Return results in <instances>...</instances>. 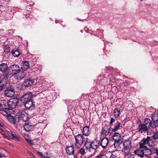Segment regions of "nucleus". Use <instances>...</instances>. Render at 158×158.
Returning <instances> with one entry per match:
<instances>
[{
	"label": "nucleus",
	"mask_w": 158,
	"mask_h": 158,
	"mask_svg": "<svg viewBox=\"0 0 158 158\" xmlns=\"http://www.w3.org/2000/svg\"><path fill=\"white\" fill-rule=\"evenodd\" d=\"M76 143H74L75 146H77V143L81 145L83 144V136L81 134H79L75 137Z\"/></svg>",
	"instance_id": "obj_9"
},
{
	"label": "nucleus",
	"mask_w": 158,
	"mask_h": 158,
	"mask_svg": "<svg viewBox=\"0 0 158 158\" xmlns=\"http://www.w3.org/2000/svg\"><path fill=\"white\" fill-rule=\"evenodd\" d=\"M146 138L148 145L150 147H153L155 145L154 143L153 140L151 139L150 137L148 136Z\"/></svg>",
	"instance_id": "obj_28"
},
{
	"label": "nucleus",
	"mask_w": 158,
	"mask_h": 158,
	"mask_svg": "<svg viewBox=\"0 0 158 158\" xmlns=\"http://www.w3.org/2000/svg\"><path fill=\"white\" fill-rule=\"evenodd\" d=\"M114 121L115 120L112 117L111 118L110 121V126H111V125L113 124V123H114Z\"/></svg>",
	"instance_id": "obj_38"
},
{
	"label": "nucleus",
	"mask_w": 158,
	"mask_h": 158,
	"mask_svg": "<svg viewBox=\"0 0 158 158\" xmlns=\"http://www.w3.org/2000/svg\"><path fill=\"white\" fill-rule=\"evenodd\" d=\"M123 145L124 147H126L131 149L134 146V145L130 140L126 141L124 142Z\"/></svg>",
	"instance_id": "obj_18"
},
{
	"label": "nucleus",
	"mask_w": 158,
	"mask_h": 158,
	"mask_svg": "<svg viewBox=\"0 0 158 158\" xmlns=\"http://www.w3.org/2000/svg\"><path fill=\"white\" fill-rule=\"evenodd\" d=\"M34 83V81L32 79L28 78L25 80L23 84L24 86L26 88H28L31 87L33 85Z\"/></svg>",
	"instance_id": "obj_10"
},
{
	"label": "nucleus",
	"mask_w": 158,
	"mask_h": 158,
	"mask_svg": "<svg viewBox=\"0 0 158 158\" xmlns=\"http://www.w3.org/2000/svg\"><path fill=\"white\" fill-rule=\"evenodd\" d=\"M147 128L148 129L150 127L155 128L156 127V124L152 123L151 120L148 118H146L144 119L143 123Z\"/></svg>",
	"instance_id": "obj_7"
},
{
	"label": "nucleus",
	"mask_w": 158,
	"mask_h": 158,
	"mask_svg": "<svg viewBox=\"0 0 158 158\" xmlns=\"http://www.w3.org/2000/svg\"><path fill=\"white\" fill-rule=\"evenodd\" d=\"M29 67V64L28 62L24 61L23 62V64L21 67V69L22 70L26 71Z\"/></svg>",
	"instance_id": "obj_20"
},
{
	"label": "nucleus",
	"mask_w": 158,
	"mask_h": 158,
	"mask_svg": "<svg viewBox=\"0 0 158 158\" xmlns=\"http://www.w3.org/2000/svg\"><path fill=\"white\" fill-rule=\"evenodd\" d=\"M99 142L98 141L95 140L92 142H91L90 144H89V152H90L91 150H93V153L91 154H89V155L92 156L95 154V151L99 145Z\"/></svg>",
	"instance_id": "obj_4"
},
{
	"label": "nucleus",
	"mask_w": 158,
	"mask_h": 158,
	"mask_svg": "<svg viewBox=\"0 0 158 158\" xmlns=\"http://www.w3.org/2000/svg\"><path fill=\"white\" fill-rule=\"evenodd\" d=\"M19 100L17 98H11L7 102L8 106L12 108H14L17 105Z\"/></svg>",
	"instance_id": "obj_3"
},
{
	"label": "nucleus",
	"mask_w": 158,
	"mask_h": 158,
	"mask_svg": "<svg viewBox=\"0 0 158 158\" xmlns=\"http://www.w3.org/2000/svg\"><path fill=\"white\" fill-rule=\"evenodd\" d=\"M8 135L10 138L15 140L19 141L20 140L19 136L11 131H8Z\"/></svg>",
	"instance_id": "obj_11"
},
{
	"label": "nucleus",
	"mask_w": 158,
	"mask_h": 158,
	"mask_svg": "<svg viewBox=\"0 0 158 158\" xmlns=\"http://www.w3.org/2000/svg\"><path fill=\"white\" fill-rule=\"evenodd\" d=\"M74 158H77V157L76 156H74Z\"/></svg>",
	"instance_id": "obj_53"
},
{
	"label": "nucleus",
	"mask_w": 158,
	"mask_h": 158,
	"mask_svg": "<svg viewBox=\"0 0 158 158\" xmlns=\"http://www.w3.org/2000/svg\"><path fill=\"white\" fill-rule=\"evenodd\" d=\"M11 70V74L13 76L16 75V74L19 72L21 70L20 67L17 64H13L11 65L10 67Z\"/></svg>",
	"instance_id": "obj_6"
},
{
	"label": "nucleus",
	"mask_w": 158,
	"mask_h": 158,
	"mask_svg": "<svg viewBox=\"0 0 158 158\" xmlns=\"http://www.w3.org/2000/svg\"><path fill=\"white\" fill-rule=\"evenodd\" d=\"M44 158H50L49 156H44Z\"/></svg>",
	"instance_id": "obj_51"
},
{
	"label": "nucleus",
	"mask_w": 158,
	"mask_h": 158,
	"mask_svg": "<svg viewBox=\"0 0 158 158\" xmlns=\"http://www.w3.org/2000/svg\"><path fill=\"white\" fill-rule=\"evenodd\" d=\"M152 139L155 140H158V131L154 133L153 135L152 136Z\"/></svg>",
	"instance_id": "obj_35"
},
{
	"label": "nucleus",
	"mask_w": 158,
	"mask_h": 158,
	"mask_svg": "<svg viewBox=\"0 0 158 158\" xmlns=\"http://www.w3.org/2000/svg\"><path fill=\"white\" fill-rule=\"evenodd\" d=\"M3 110L4 112L7 114L10 109L9 108H3Z\"/></svg>",
	"instance_id": "obj_39"
},
{
	"label": "nucleus",
	"mask_w": 158,
	"mask_h": 158,
	"mask_svg": "<svg viewBox=\"0 0 158 158\" xmlns=\"http://www.w3.org/2000/svg\"><path fill=\"white\" fill-rule=\"evenodd\" d=\"M88 143H89L88 142V141L86 140V141L85 142V147L88 150L89 149V146L88 144Z\"/></svg>",
	"instance_id": "obj_41"
},
{
	"label": "nucleus",
	"mask_w": 158,
	"mask_h": 158,
	"mask_svg": "<svg viewBox=\"0 0 158 158\" xmlns=\"http://www.w3.org/2000/svg\"><path fill=\"white\" fill-rule=\"evenodd\" d=\"M103 31L102 29H97L96 31V33L98 34V36L102 37L103 35Z\"/></svg>",
	"instance_id": "obj_34"
},
{
	"label": "nucleus",
	"mask_w": 158,
	"mask_h": 158,
	"mask_svg": "<svg viewBox=\"0 0 158 158\" xmlns=\"http://www.w3.org/2000/svg\"><path fill=\"white\" fill-rule=\"evenodd\" d=\"M34 126L32 125L31 123H25L24 126V129L28 131H30L33 130L34 128Z\"/></svg>",
	"instance_id": "obj_17"
},
{
	"label": "nucleus",
	"mask_w": 158,
	"mask_h": 158,
	"mask_svg": "<svg viewBox=\"0 0 158 158\" xmlns=\"http://www.w3.org/2000/svg\"><path fill=\"white\" fill-rule=\"evenodd\" d=\"M116 156L113 154H111L109 158H115Z\"/></svg>",
	"instance_id": "obj_46"
},
{
	"label": "nucleus",
	"mask_w": 158,
	"mask_h": 158,
	"mask_svg": "<svg viewBox=\"0 0 158 158\" xmlns=\"http://www.w3.org/2000/svg\"><path fill=\"white\" fill-rule=\"evenodd\" d=\"M25 17L27 19H32L33 18V16L29 14H27L26 15Z\"/></svg>",
	"instance_id": "obj_37"
},
{
	"label": "nucleus",
	"mask_w": 158,
	"mask_h": 158,
	"mask_svg": "<svg viewBox=\"0 0 158 158\" xmlns=\"http://www.w3.org/2000/svg\"><path fill=\"white\" fill-rule=\"evenodd\" d=\"M32 96L31 92H28L20 98V101L24 104V106L27 109L31 107L34 105L32 99Z\"/></svg>",
	"instance_id": "obj_1"
},
{
	"label": "nucleus",
	"mask_w": 158,
	"mask_h": 158,
	"mask_svg": "<svg viewBox=\"0 0 158 158\" xmlns=\"http://www.w3.org/2000/svg\"><path fill=\"white\" fill-rule=\"evenodd\" d=\"M17 116H18V118L19 120L23 122H26L28 119V114L26 113H23L21 112H19L17 113Z\"/></svg>",
	"instance_id": "obj_8"
},
{
	"label": "nucleus",
	"mask_w": 158,
	"mask_h": 158,
	"mask_svg": "<svg viewBox=\"0 0 158 158\" xmlns=\"http://www.w3.org/2000/svg\"><path fill=\"white\" fill-rule=\"evenodd\" d=\"M80 152L81 155H83L85 153V150L83 148H81Z\"/></svg>",
	"instance_id": "obj_43"
},
{
	"label": "nucleus",
	"mask_w": 158,
	"mask_h": 158,
	"mask_svg": "<svg viewBox=\"0 0 158 158\" xmlns=\"http://www.w3.org/2000/svg\"><path fill=\"white\" fill-rule=\"evenodd\" d=\"M114 147L115 148H118L121 144L123 143V141H114Z\"/></svg>",
	"instance_id": "obj_33"
},
{
	"label": "nucleus",
	"mask_w": 158,
	"mask_h": 158,
	"mask_svg": "<svg viewBox=\"0 0 158 158\" xmlns=\"http://www.w3.org/2000/svg\"><path fill=\"white\" fill-rule=\"evenodd\" d=\"M82 133L84 135L88 136L89 135V127L88 126H85L83 127Z\"/></svg>",
	"instance_id": "obj_29"
},
{
	"label": "nucleus",
	"mask_w": 158,
	"mask_h": 158,
	"mask_svg": "<svg viewBox=\"0 0 158 158\" xmlns=\"http://www.w3.org/2000/svg\"><path fill=\"white\" fill-rule=\"evenodd\" d=\"M65 150L67 153L69 155H73L74 153V149L73 145L70 146H66Z\"/></svg>",
	"instance_id": "obj_14"
},
{
	"label": "nucleus",
	"mask_w": 158,
	"mask_h": 158,
	"mask_svg": "<svg viewBox=\"0 0 158 158\" xmlns=\"http://www.w3.org/2000/svg\"><path fill=\"white\" fill-rule=\"evenodd\" d=\"M5 94L8 97H12L14 95L15 90L8 91H5Z\"/></svg>",
	"instance_id": "obj_31"
},
{
	"label": "nucleus",
	"mask_w": 158,
	"mask_h": 158,
	"mask_svg": "<svg viewBox=\"0 0 158 158\" xmlns=\"http://www.w3.org/2000/svg\"><path fill=\"white\" fill-rule=\"evenodd\" d=\"M16 75L15 76L16 78L18 80H21L23 79L26 75V73L24 71L20 70L18 72Z\"/></svg>",
	"instance_id": "obj_12"
},
{
	"label": "nucleus",
	"mask_w": 158,
	"mask_h": 158,
	"mask_svg": "<svg viewBox=\"0 0 158 158\" xmlns=\"http://www.w3.org/2000/svg\"><path fill=\"white\" fill-rule=\"evenodd\" d=\"M26 139L27 142L31 145L34 144L33 143H32V141L29 138H26Z\"/></svg>",
	"instance_id": "obj_40"
},
{
	"label": "nucleus",
	"mask_w": 158,
	"mask_h": 158,
	"mask_svg": "<svg viewBox=\"0 0 158 158\" xmlns=\"http://www.w3.org/2000/svg\"><path fill=\"white\" fill-rule=\"evenodd\" d=\"M120 110L121 109L118 107L115 108L114 110L113 114L115 118H117L119 116Z\"/></svg>",
	"instance_id": "obj_25"
},
{
	"label": "nucleus",
	"mask_w": 158,
	"mask_h": 158,
	"mask_svg": "<svg viewBox=\"0 0 158 158\" xmlns=\"http://www.w3.org/2000/svg\"><path fill=\"white\" fill-rule=\"evenodd\" d=\"M148 129L146 127L143 123H141L140 124L137 129L138 131L141 133L147 131Z\"/></svg>",
	"instance_id": "obj_15"
},
{
	"label": "nucleus",
	"mask_w": 158,
	"mask_h": 158,
	"mask_svg": "<svg viewBox=\"0 0 158 158\" xmlns=\"http://www.w3.org/2000/svg\"><path fill=\"white\" fill-rule=\"evenodd\" d=\"M130 149L131 148H129L124 147L122 151L123 154L125 156L128 155L130 153Z\"/></svg>",
	"instance_id": "obj_26"
},
{
	"label": "nucleus",
	"mask_w": 158,
	"mask_h": 158,
	"mask_svg": "<svg viewBox=\"0 0 158 158\" xmlns=\"http://www.w3.org/2000/svg\"><path fill=\"white\" fill-rule=\"evenodd\" d=\"M126 157V158H135V155L134 154H130V153L128 154V155H127L125 156Z\"/></svg>",
	"instance_id": "obj_36"
},
{
	"label": "nucleus",
	"mask_w": 158,
	"mask_h": 158,
	"mask_svg": "<svg viewBox=\"0 0 158 158\" xmlns=\"http://www.w3.org/2000/svg\"><path fill=\"white\" fill-rule=\"evenodd\" d=\"M113 139L114 141H123L121 135L118 133L114 134L113 136Z\"/></svg>",
	"instance_id": "obj_19"
},
{
	"label": "nucleus",
	"mask_w": 158,
	"mask_h": 158,
	"mask_svg": "<svg viewBox=\"0 0 158 158\" xmlns=\"http://www.w3.org/2000/svg\"><path fill=\"white\" fill-rule=\"evenodd\" d=\"M4 89H6L4 91H14V89L12 88V87L9 85V84H6V86L5 87V88Z\"/></svg>",
	"instance_id": "obj_32"
},
{
	"label": "nucleus",
	"mask_w": 158,
	"mask_h": 158,
	"mask_svg": "<svg viewBox=\"0 0 158 158\" xmlns=\"http://www.w3.org/2000/svg\"><path fill=\"white\" fill-rule=\"evenodd\" d=\"M6 72L5 73L2 74L0 76V83L2 84V85H4L6 86V84H7V81L8 78V76L11 74V72H10L9 73H7Z\"/></svg>",
	"instance_id": "obj_5"
},
{
	"label": "nucleus",
	"mask_w": 158,
	"mask_h": 158,
	"mask_svg": "<svg viewBox=\"0 0 158 158\" xmlns=\"http://www.w3.org/2000/svg\"><path fill=\"white\" fill-rule=\"evenodd\" d=\"M157 149H152V150H151V151H152V152H153V153H155L156 154V151H157Z\"/></svg>",
	"instance_id": "obj_47"
},
{
	"label": "nucleus",
	"mask_w": 158,
	"mask_h": 158,
	"mask_svg": "<svg viewBox=\"0 0 158 158\" xmlns=\"http://www.w3.org/2000/svg\"><path fill=\"white\" fill-rule=\"evenodd\" d=\"M2 84L1 83H0V91L1 90H2L3 89L5 88V87L6 86L4 85H2Z\"/></svg>",
	"instance_id": "obj_42"
},
{
	"label": "nucleus",
	"mask_w": 158,
	"mask_h": 158,
	"mask_svg": "<svg viewBox=\"0 0 158 158\" xmlns=\"http://www.w3.org/2000/svg\"><path fill=\"white\" fill-rule=\"evenodd\" d=\"M3 109V107L2 106V104L0 103V111H1Z\"/></svg>",
	"instance_id": "obj_49"
},
{
	"label": "nucleus",
	"mask_w": 158,
	"mask_h": 158,
	"mask_svg": "<svg viewBox=\"0 0 158 158\" xmlns=\"http://www.w3.org/2000/svg\"><path fill=\"white\" fill-rule=\"evenodd\" d=\"M11 54L15 57H18L21 54L19 50L13 49L11 52Z\"/></svg>",
	"instance_id": "obj_27"
},
{
	"label": "nucleus",
	"mask_w": 158,
	"mask_h": 158,
	"mask_svg": "<svg viewBox=\"0 0 158 158\" xmlns=\"http://www.w3.org/2000/svg\"><path fill=\"white\" fill-rule=\"evenodd\" d=\"M157 151H156V155L158 156V149H157Z\"/></svg>",
	"instance_id": "obj_52"
},
{
	"label": "nucleus",
	"mask_w": 158,
	"mask_h": 158,
	"mask_svg": "<svg viewBox=\"0 0 158 158\" xmlns=\"http://www.w3.org/2000/svg\"><path fill=\"white\" fill-rule=\"evenodd\" d=\"M113 132L112 129L107 125H105L102 128L101 135L103 136H106L110 135Z\"/></svg>",
	"instance_id": "obj_2"
},
{
	"label": "nucleus",
	"mask_w": 158,
	"mask_h": 158,
	"mask_svg": "<svg viewBox=\"0 0 158 158\" xmlns=\"http://www.w3.org/2000/svg\"><path fill=\"white\" fill-rule=\"evenodd\" d=\"M1 123H0V126H1Z\"/></svg>",
	"instance_id": "obj_56"
},
{
	"label": "nucleus",
	"mask_w": 158,
	"mask_h": 158,
	"mask_svg": "<svg viewBox=\"0 0 158 158\" xmlns=\"http://www.w3.org/2000/svg\"><path fill=\"white\" fill-rule=\"evenodd\" d=\"M8 68V67L7 64L4 63L0 64V71L1 72L5 73L6 72H7V73H9Z\"/></svg>",
	"instance_id": "obj_13"
},
{
	"label": "nucleus",
	"mask_w": 158,
	"mask_h": 158,
	"mask_svg": "<svg viewBox=\"0 0 158 158\" xmlns=\"http://www.w3.org/2000/svg\"><path fill=\"white\" fill-rule=\"evenodd\" d=\"M2 156V154L0 153V157H1Z\"/></svg>",
	"instance_id": "obj_55"
},
{
	"label": "nucleus",
	"mask_w": 158,
	"mask_h": 158,
	"mask_svg": "<svg viewBox=\"0 0 158 158\" xmlns=\"http://www.w3.org/2000/svg\"><path fill=\"white\" fill-rule=\"evenodd\" d=\"M126 158V157L125 156V158Z\"/></svg>",
	"instance_id": "obj_57"
},
{
	"label": "nucleus",
	"mask_w": 158,
	"mask_h": 158,
	"mask_svg": "<svg viewBox=\"0 0 158 158\" xmlns=\"http://www.w3.org/2000/svg\"><path fill=\"white\" fill-rule=\"evenodd\" d=\"M121 125V123L118 121H117L114 125V127L112 129L113 131L115 132L119 129Z\"/></svg>",
	"instance_id": "obj_30"
},
{
	"label": "nucleus",
	"mask_w": 158,
	"mask_h": 158,
	"mask_svg": "<svg viewBox=\"0 0 158 158\" xmlns=\"http://www.w3.org/2000/svg\"><path fill=\"white\" fill-rule=\"evenodd\" d=\"M108 142V138L105 137L101 140L100 145L103 148H105L107 145Z\"/></svg>",
	"instance_id": "obj_21"
},
{
	"label": "nucleus",
	"mask_w": 158,
	"mask_h": 158,
	"mask_svg": "<svg viewBox=\"0 0 158 158\" xmlns=\"http://www.w3.org/2000/svg\"><path fill=\"white\" fill-rule=\"evenodd\" d=\"M2 156V154L0 153V157H1Z\"/></svg>",
	"instance_id": "obj_54"
},
{
	"label": "nucleus",
	"mask_w": 158,
	"mask_h": 158,
	"mask_svg": "<svg viewBox=\"0 0 158 158\" xmlns=\"http://www.w3.org/2000/svg\"><path fill=\"white\" fill-rule=\"evenodd\" d=\"M38 153L40 154V155L41 156H43V155L42 153L41 152H38Z\"/></svg>",
	"instance_id": "obj_50"
},
{
	"label": "nucleus",
	"mask_w": 158,
	"mask_h": 158,
	"mask_svg": "<svg viewBox=\"0 0 158 158\" xmlns=\"http://www.w3.org/2000/svg\"><path fill=\"white\" fill-rule=\"evenodd\" d=\"M148 145L146 138H143L139 143V147L141 148H146Z\"/></svg>",
	"instance_id": "obj_16"
},
{
	"label": "nucleus",
	"mask_w": 158,
	"mask_h": 158,
	"mask_svg": "<svg viewBox=\"0 0 158 158\" xmlns=\"http://www.w3.org/2000/svg\"><path fill=\"white\" fill-rule=\"evenodd\" d=\"M0 132L2 135H5V132L2 129H0Z\"/></svg>",
	"instance_id": "obj_45"
},
{
	"label": "nucleus",
	"mask_w": 158,
	"mask_h": 158,
	"mask_svg": "<svg viewBox=\"0 0 158 158\" xmlns=\"http://www.w3.org/2000/svg\"><path fill=\"white\" fill-rule=\"evenodd\" d=\"M152 152V151L148 149L145 148L143 149L144 158H146V157H148L150 156Z\"/></svg>",
	"instance_id": "obj_23"
},
{
	"label": "nucleus",
	"mask_w": 158,
	"mask_h": 158,
	"mask_svg": "<svg viewBox=\"0 0 158 158\" xmlns=\"http://www.w3.org/2000/svg\"><path fill=\"white\" fill-rule=\"evenodd\" d=\"M7 118L8 119L10 120L11 119V120H12V117L11 115L8 116L7 117Z\"/></svg>",
	"instance_id": "obj_48"
},
{
	"label": "nucleus",
	"mask_w": 158,
	"mask_h": 158,
	"mask_svg": "<svg viewBox=\"0 0 158 158\" xmlns=\"http://www.w3.org/2000/svg\"><path fill=\"white\" fill-rule=\"evenodd\" d=\"M152 118L154 124H156L158 123V114L157 113H153L152 114Z\"/></svg>",
	"instance_id": "obj_22"
},
{
	"label": "nucleus",
	"mask_w": 158,
	"mask_h": 158,
	"mask_svg": "<svg viewBox=\"0 0 158 158\" xmlns=\"http://www.w3.org/2000/svg\"><path fill=\"white\" fill-rule=\"evenodd\" d=\"M134 153L141 158H144L143 156V149H138L135 151Z\"/></svg>",
	"instance_id": "obj_24"
},
{
	"label": "nucleus",
	"mask_w": 158,
	"mask_h": 158,
	"mask_svg": "<svg viewBox=\"0 0 158 158\" xmlns=\"http://www.w3.org/2000/svg\"><path fill=\"white\" fill-rule=\"evenodd\" d=\"M8 131L7 132L6 134L5 133V135H3L4 137L7 139H8L9 137V135H8Z\"/></svg>",
	"instance_id": "obj_44"
}]
</instances>
